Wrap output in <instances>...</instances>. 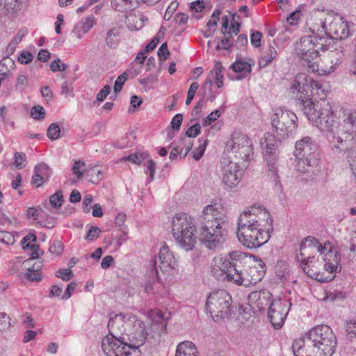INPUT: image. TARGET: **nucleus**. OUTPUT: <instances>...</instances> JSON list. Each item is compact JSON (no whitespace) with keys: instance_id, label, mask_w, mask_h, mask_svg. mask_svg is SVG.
<instances>
[{"instance_id":"obj_38","label":"nucleus","mask_w":356,"mask_h":356,"mask_svg":"<svg viewBox=\"0 0 356 356\" xmlns=\"http://www.w3.org/2000/svg\"><path fill=\"white\" fill-rule=\"evenodd\" d=\"M172 145L180 146L179 150L181 155H182V157L184 158L191 149L193 147V143L190 139L187 138L186 136L181 134L179 140L177 142L173 143Z\"/></svg>"},{"instance_id":"obj_51","label":"nucleus","mask_w":356,"mask_h":356,"mask_svg":"<svg viewBox=\"0 0 356 356\" xmlns=\"http://www.w3.org/2000/svg\"><path fill=\"white\" fill-rule=\"evenodd\" d=\"M72 271L69 268H60L56 273V276L62 279L63 281H69L73 277Z\"/></svg>"},{"instance_id":"obj_55","label":"nucleus","mask_w":356,"mask_h":356,"mask_svg":"<svg viewBox=\"0 0 356 356\" xmlns=\"http://www.w3.org/2000/svg\"><path fill=\"white\" fill-rule=\"evenodd\" d=\"M42 211L40 209L30 207L26 211V216L29 219L38 220L40 216L42 215Z\"/></svg>"},{"instance_id":"obj_13","label":"nucleus","mask_w":356,"mask_h":356,"mask_svg":"<svg viewBox=\"0 0 356 356\" xmlns=\"http://www.w3.org/2000/svg\"><path fill=\"white\" fill-rule=\"evenodd\" d=\"M226 232L219 224H213L212 220L204 222L200 229V240L209 249H216L225 241Z\"/></svg>"},{"instance_id":"obj_26","label":"nucleus","mask_w":356,"mask_h":356,"mask_svg":"<svg viewBox=\"0 0 356 356\" xmlns=\"http://www.w3.org/2000/svg\"><path fill=\"white\" fill-rule=\"evenodd\" d=\"M145 291L156 296V298H163L168 295V288L159 280L155 281L154 279L147 281L144 285Z\"/></svg>"},{"instance_id":"obj_28","label":"nucleus","mask_w":356,"mask_h":356,"mask_svg":"<svg viewBox=\"0 0 356 356\" xmlns=\"http://www.w3.org/2000/svg\"><path fill=\"white\" fill-rule=\"evenodd\" d=\"M147 316L156 325H161V330H165L167 322L170 314L163 312L159 309H152L147 312Z\"/></svg>"},{"instance_id":"obj_2","label":"nucleus","mask_w":356,"mask_h":356,"mask_svg":"<svg viewBox=\"0 0 356 356\" xmlns=\"http://www.w3.org/2000/svg\"><path fill=\"white\" fill-rule=\"evenodd\" d=\"M337 338L330 326L318 325L294 340L295 356H332L336 350Z\"/></svg>"},{"instance_id":"obj_7","label":"nucleus","mask_w":356,"mask_h":356,"mask_svg":"<svg viewBox=\"0 0 356 356\" xmlns=\"http://www.w3.org/2000/svg\"><path fill=\"white\" fill-rule=\"evenodd\" d=\"M322 37L316 35H305L300 38L296 44V54L302 60V65L307 66L313 72L320 74V69L317 63L318 49L321 46Z\"/></svg>"},{"instance_id":"obj_9","label":"nucleus","mask_w":356,"mask_h":356,"mask_svg":"<svg viewBox=\"0 0 356 356\" xmlns=\"http://www.w3.org/2000/svg\"><path fill=\"white\" fill-rule=\"evenodd\" d=\"M297 120L293 112L281 108H275L270 118L273 131L280 139L287 138L296 133Z\"/></svg>"},{"instance_id":"obj_6","label":"nucleus","mask_w":356,"mask_h":356,"mask_svg":"<svg viewBox=\"0 0 356 356\" xmlns=\"http://www.w3.org/2000/svg\"><path fill=\"white\" fill-rule=\"evenodd\" d=\"M314 257H308L302 259L301 266L302 270L307 275L312 279H314L321 282H327L334 278L332 274L335 272L340 271L341 269V257L339 252L333 248H331L329 251L325 254V269L330 274L325 276L323 273L317 272L313 269L314 266L312 264V259Z\"/></svg>"},{"instance_id":"obj_63","label":"nucleus","mask_w":356,"mask_h":356,"mask_svg":"<svg viewBox=\"0 0 356 356\" xmlns=\"http://www.w3.org/2000/svg\"><path fill=\"white\" fill-rule=\"evenodd\" d=\"M63 250V244L60 241H54L49 246V251L56 255H60Z\"/></svg>"},{"instance_id":"obj_43","label":"nucleus","mask_w":356,"mask_h":356,"mask_svg":"<svg viewBox=\"0 0 356 356\" xmlns=\"http://www.w3.org/2000/svg\"><path fill=\"white\" fill-rule=\"evenodd\" d=\"M60 129L56 123H51L47 131L48 138L51 140H55L60 137Z\"/></svg>"},{"instance_id":"obj_45","label":"nucleus","mask_w":356,"mask_h":356,"mask_svg":"<svg viewBox=\"0 0 356 356\" xmlns=\"http://www.w3.org/2000/svg\"><path fill=\"white\" fill-rule=\"evenodd\" d=\"M128 79V74L125 72L120 74L116 79L114 83V92L115 93H118L122 89V87L125 83V81Z\"/></svg>"},{"instance_id":"obj_42","label":"nucleus","mask_w":356,"mask_h":356,"mask_svg":"<svg viewBox=\"0 0 356 356\" xmlns=\"http://www.w3.org/2000/svg\"><path fill=\"white\" fill-rule=\"evenodd\" d=\"M199 142H202V143L200 144L198 147L193 152V157L195 161H198L202 157L208 144V139L200 138Z\"/></svg>"},{"instance_id":"obj_23","label":"nucleus","mask_w":356,"mask_h":356,"mask_svg":"<svg viewBox=\"0 0 356 356\" xmlns=\"http://www.w3.org/2000/svg\"><path fill=\"white\" fill-rule=\"evenodd\" d=\"M264 158L266 161L268 170L271 172V177L274 179L275 190L277 193H281L283 191V188L277 173V152L272 153L265 152Z\"/></svg>"},{"instance_id":"obj_53","label":"nucleus","mask_w":356,"mask_h":356,"mask_svg":"<svg viewBox=\"0 0 356 356\" xmlns=\"http://www.w3.org/2000/svg\"><path fill=\"white\" fill-rule=\"evenodd\" d=\"M0 241L7 245H12L15 242V238L9 232L0 231Z\"/></svg>"},{"instance_id":"obj_29","label":"nucleus","mask_w":356,"mask_h":356,"mask_svg":"<svg viewBox=\"0 0 356 356\" xmlns=\"http://www.w3.org/2000/svg\"><path fill=\"white\" fill-rule=\"evenodd\" d=\"M122 31L121 26H115L107 31L105 42L108 47L115 49L118 46L121 40Z\"/></svg>"},{"instance_id":"obj_37","label":"nucleus","mask_w":356,"mask_h":356,"mask_svg":"<svg viewBox=\"0 0 356 356\" xmlns=\"http://www.w3.org/2000/svg\"><path fill=\"white\" fill-rule=\"evenodd\" d=\"M307 247L316 248L318 252H319L321 254H323L326 248L325 246H323L321 243H319L317 239L310 236L305 238V240L300 245V251H302Z\"/></svg>"},{"instance_id":"obj_50","label":"nucleus","mask_w":356,"mask_h":356,"mask_svg":"<svg viewBox=\"0 0 356 356\" xmlns=\"http://www.w3.org/2000/svg\"><path fill=\"white\" fill-rule=\"evenodd\" d=\"M31 115L35 120H42L44 118L45 111L40 106H33L31 110Z\"/></svg>"},{"instance_id":"obj_31","label":"nucleus","mask_w":356,"mask_h":356,"mask_svg":"<svg viewBox=\"0 0 356 356\" xmlns=\"http://www.w3.org/2000/svg\"><path fill=\"white\" fill-rule=\"evenodd\" d=\"M198 350L191 341L181 342L177 346L175 356H198Z\"/></svg>"},{"instance_id":"obj_17","label":"nucleus","mask_w":356,"mask_h":356,"mask_svg":"<svg viewBox=\"0 0 356 356\" xmlns=\"http://www.w3.org/2000/svg\"><path fill=\"white\" fill-rule=\"evenodd\" d=\"M227 209L220 202H215L207 206L203 210L204 220L205 222L212 220L213 224L221 226L226 220Z\"/></svg>"},{"instance_id":"obj_35","label":"nucleus","mask_w":356,"mask_h":356,"mask_svg":"<svg viewBox=\"0 0 356 356\" xmlns=\"http://www.w3.org/2000/svg\"><path fill=\"white\" fill-rule=\"evenodd\" d=\"M277 56V51L276 49L269 45L259 60V66L260 68H264L268 66L272 61Z\"/></svg>"},{"instance_id":"obj_22","label":"nucleus","mask_w":356,"mask_h":356,"mask_svg":"<svg viewBox=\"0 0 356 356\" xmlns=\"http://www.w3.org/2000/svg\"><path fill=\"white\" fill-rule=\"evenodd\" d=\"M159 268L162 272H167L175 268L176 259L169 247L164 242L159 254Z\"/></svg>"},{"instance_id":"obj_34","label":"nucleus","mask_w":356,"mask_h":356,"mask_svg":"<svg viewBox=\"0 0 356 356\" xmlns=\"http://www.w3.org/2000/svg\"><path fill=\"white\" fill-rule=\"evenodd\" d=\"M277 140L273 134L266 133L264 138L261 139V145L265 150V152L272 153L277 152Z\"/></svg>"},{"instance_id":"obj_64","label":"nucleus","mask_w":356,"mask_h":356,"mask_svg":"<svg viewBox=\"0 0 356 356\" xmlns=\"http://www.w3.org/2000/svg\"><path fill=\"white\" fill-rule=\"evenodd\" d=\"M183 121V116L181 114H176L171 121V127L173 130L178 131L180 129L181 124Z\"/></svg>"},{"instance_id":"obj_4","label":"nucleus","mask_w":356,"mask_h":356,"mask_svg":"<svg viewBox=\"0 0 356 356\" xmlns=\"http://www.w3.org/2000/svg\"><path fill=\"white\" fill-rule=\"evenodd\" d=\"M294 156L296 165L302 173L317 175L320 172L318 147L309 136H305L296 143Z\"/></svg>"},{"instance_id":"obj_11","label":"nucleus","mask_w":356,"mask_h":356,"mask_svg":"<svg viewBox=\"0 0 356 356\" xmlns=\"http://www.w3.org/2000/svg\"><path fill=\"white\" fill-rule=\"evenodd\" d=\"M321 88L318 81L309 79L305 74H298L296 76L295 80L291 86V90L293 93L298 92L297 99L302 106V110L305 114V108L307 105L308 107L315 104H321V102H314L312 96L314 95V91H318Z\"/></svg>"},{"instance_id":"obj_10","label":"nucleus","mask_w":356,"mask_h":356,"mask_svg":"<svg viewBox=\"0 0 356 356\" xmlns=\"http://www.w3.org/2000/svg\"><path fill=\"white\" fill-rule=\"evenodd\" d=\"M231 304V295L225 290H218L209 293L206 309L213 320L218 322L230 316Z\"/></svg>"},{"instance_id":"obj_62","label":"nucleus","mask_w":356,"mask_h":356,"mask_svg":"<svg viewBox=\"0 0 356 356\" xmlns=\"http://www.w3.org/2000/svg\"><path fill=\"white\" fill-rule=\"evenodd\" d=\"M157 54L161 60H165L167 59L170 55V51H168L166 42H164L161 44L158 50Z\"/></svg>"},{"instance_id":"obj_60","label":"nucleus","mask_w":356,"mask_h":356,"mask_svg":"<svg viewBox=\"0 0 356 356\" xmlns=\"http://www.w3.org/2000/svg\"><path fill=\"white\" fill-rule=\"evenodd\" d=\"M101 230L97 227H91L88 230L85 239L87 241H94L95 238H98Z\"/></svg>"},{"instance_id":"obj_57","label":"nucleus","mask_w":356,"mask_h":356,"mask_svg":"<svg viewBox=\"0 0 356 356\" xmlns=\"http://www.w3.org/2000/svg\"><path fill=\"white\" fill-rule=\"evenodd\" d=\"M200 124L199 123H196L186 130L184 136H186L187 138L191 137H195L200 134Z\"/></svg>"},{"instance_id":"obj_32","label":"nucleus","mask_w":356,"mask_h":356,"mask_svg":"<svg viewBox=\"0 0 356 356\" xmlns=\"http://www.w3.org/2000/svg\"><path fill=\"white\" fill-rule=\"evenodd\" d=\"M245 143V136L240 132L235 131L232 134L231 139L227 143L226 148L228 151L238 152Z\"/></svg>"},{"instance_id":"obj_39","label":"nucleus","mask_w":356,"mask_h":356,"mask_svg":"<svg viewBox=\"0 0 356 356\" xmlns=\"http://www.w3.org/2000/svg\"><path fill=\"white\" fill-rule=\"evenodd\" d=\"M20 0H0V6L5 9L8 13H15L21 9Z\"/></svg>"},{"instance_id":"obj_49","label":"nucleus","mask_w":356,"mask_h":356,"mask_svg":"<svg viewBox=\"0 0 356 356\" xmlns=\"http://www.w3.org/2000/svg\"><path fill=\"white\" fill-rule=\"evenodd\" d=\"M275 273L280 280L286 279V273H287L286 264L284 262L277 263L275 266Z\"/></svg>"},{"instance_id":"obj_48","label":"nucleus","mask_w":356,"mask_h":356,"mask_svg":"<svg viewBox=\"0 0 356 356\" xmlns=\"http://www.w3.org/2000/svg\"><path fill=\"white\" fill-rule=\"evenodd\" d=\"M220 14L221 12L218 10H216L213 11L211 17V19L208 21L207 24V26L209 28V29L215 31Z\"/></svg>"},{"instance_id":"obj_33","label":"nucleus","mask_w":356,"mask_h":356,"mask_svg":"<svg viewBox=\"0 0 356 356\" xmlns=\"http://www.w3.org/2000/svg\"><path fill=\"white\" fill-rule=\"evenodd\" d=\"M138 0H111L112 8L119 12H127L135 8Z\"/></svg>"},{"instance_id":"obj_52","label":"nucleus","mask_w":356,"mask_h":356,"mask_svg":"<svg viewBox=\"0 0 356 356\" xmlns=\"http://www.w3.org/2000/svg\"><path fill=\"white\" fill-rule=\"evenodd\" d=\"M261 38L262 33L260 31H251L250 42L254 47L257 48L260 47Z\"/></svg>"},{"instance_id":"obj_1","label":"nucleus","mask_w":356,"mask_h":356,"mask_svg":"<svg viewBox=\"0 0 356 356\" xmlns=\"http://www.w3.org/2000/svg\"><path fill=\"white\" fill-rule=\"evenodd\" d=\"M308 120L321 131L326 132L333 150L343 156H356V111L348 113L339 124L329 102L322 100L312 107L304 108Z\"/></svg>"},{"instance_id":"obj_58","label":"nucleus","mask_w":356,"mask_h":356,"mask_svg":"<svg viewBox=\"0 0 356 356\" xmlns=\"http://www.w3.org/2000/svg\"><path fill=\"white\" fill-rule=\"evenodd\" d=\"M145 166L147 168L145 172L147 174L149 173V181H152L154 177V174H155V170H156V163L153 160L149 159L147 161Z\"/></svg>"},{"instance_id":"obj_59","label":"nucleus","mask_w":356,"mask_h":356,"mask_svg":"<svg viewBox=\"0 0 356 356\" xmlns=\"http://www.w3.org/2000/svg\"><path fill=\"white\" fill-rule=\"evenodd\" d=\"M147 154H133L125 158V160L129 161L136 164L141 163L146 158Z\"/></svg>"},{"instance_id":"obj_56","label":"nucleus","mask_w":356,"mask_h":356,"mask_svg":"<svg viewBox=\"0 0 356 356\" xmlns=\"http://www.w3.org/2000/svg\"><path fill=\"white\" fill-rule=\"evenodd\" d=\"M51 70L54 72L65 71L67 68V65L65 63H61L59 58L53 60L50 64Z\"/></svg>"},{"instance_id":"obj_16","label":"nucleus","mask_w":356,"mask_h":356,"mask_svg":"<svg viewBox=\"0 0 356 356\" xmlns=\"http://www.w3.org/2000/svg\"><path fill=\"white\" fill-rule=\"evenodd\" d=\"M322 28L325 29L326 34L330 37L329 41H340L345 40L350 35L348 22L343 17L334 19L327 28L325 23H322Z\"/></svg>"},{"instance_id":"obj_30","label":"nucleus","mask_w":356,"mask_h":356,"mask_svg":"<svg viewBox=\"0 0 356 356\" xmlns=\"http://www.w3.org/2000/svg\"><path fill=\"white\" fill-rule=\"evenodd\" d=\"M95 24V21L93 16L83 18L81 22L74 27L73 33L78 38L81 39L85 33L92 28Z\"/></svg>"},{"instance_id":"obj_5","label":"nucleus","mask_w":356,"mask_h":356,"mask_svg":"<svg viewBox=\"0 0 356 356\" xmlns=\"http://www.w3.org/2000/svg\"><path fill=\"white\" fill-rule=\"evenodd\" d=\"M172 234L176 243L186 251L192 250L196 244V225L193 217L186 213L176 214L172 219Z\"/></svg>"},{"instance_id":"obj_41","label":"nucleus","mask_w":356,"mask_h":356,"mask_svg":"<svg viewBox=\"0 0 356 356\" xmlns=\"http://www.w3.org/2000/svg\"><path fill=\"white\" fill-rule=\"evenodd\" d=\"M246 212L248 213L249 216L252 215L257 217L259 220H261V217H270L269 213L261 204H254L253 206L248 207Z\"/></svg>"},{"instance_id":"obj_19","label":"nucleus","mask_w":356,"mask_h":356,"mask_svg":"<svg viewBox=\"0 0 356 356\" xmlns=\"http://www.w3.org/2000/svg\"><path fill=\"white\" fill-rule=\"evenodd\" d=\"M134 327H137V330L130 334L128 345L131 346V350L134 356H140L138 349L144 344L147 337V332L145 331V324L141 321H135Z\"/></svg>"},{"instance_id":"obj_25","label":"nucleus","mask_w":356,"mask_h":356,"mask_svg":"<svg viewBox=\"0 0 356 356\" xmlns=\"http://www.w3.org/2000/svg\"><path fill=\"white\" fill-rule=\"evenodd\" d=\"M126 315L122 314H116L111 318L108 323L109 334L106 337H119L124 329Z\"/></svg>"},{"instance_id":"obj_44","label":"nucleus","mask_w":356,"mask_h":356,"mask_svg":"<svg viewBox=\"0 0 356 356\" xmlns=\"http://www.w3.org/2000/svg\"><path fill=\"white\" fill-rule=\"evenodd\" d=\"M26 160V156L23 152H15L14 154V161H13V165L20 170L22 169L25 164Z\"/></svg>"},{"instance_id":"obj_47","label":"nucleus","mask_w":356,"mask_h":356,"mask_svg":"<svg viewBox=\"0 0 356 356\" xmlns=\"http://www.w3.org/2000/svg\"><path fill=\"white\" fill-rule=\"evenodd\" d=\"M243 214H245L244 212H243L238 218L236 235H237V237H238L239 241L243 245H245V234L243 231V229L245 227V224L243 223V218H242Z\"/></svg>"},{"instance_id":"obj_20","label":"nucleus","mask_w":356,"mask_h":356,"mask_svg":"<svg viewBox=\"0 0 356 356\" xmlns=\"http://www.w3.org/2000/svg\"><path fill=\"white\" fill-rule=\"evenodd\" d=\"M222 181L229 187L236 186L242 179L243 170L236 163L229 162L222 169Z\"/></svg>"},{"instance_id":"obj_12","label":"nucleus","mask_w":356,"mask_h":356,"mask_svg":"<svg viewBox=\"0 0 356 356\" xmlns=\"http://www.w3.org/2000/svg\"><path fill=\"white\" fill-rule=\"evenodd\" d=\"M239 17L233 15L230 19L227 16L222 17V33L223 38L215 39L216 50H228L234 44V36L237 35L240 31L241 24L238 22ZM213 42H208V47H211Z\"/></svg>"},{"instance_id":"obj_61","label":"nucleus","mask_w":356,"mask_h":356,"mask_svg":"<svg viewBox=\"0 0 356 356\" xmlns=\"http://www.w3.org/2000/svg\"><path fill=\"white\" fill-rule=\"evenodd\" d=\"M29 84V77L26 73L19 74L17 77L15 87L21 86L25 88L28 86Z\"/></svg>"},{"instance_id":"obj_27","label":"nucleus","mask_w":356,"mask_h":356,"mask_svg":"<svg viewBox=\"0 0 356 356\" xmlns=\"http://www.w3.org/2000/svg\"><path fill=\"white\" fill-rule=\"evenodd\" d=\"M51 174V170L49 166L41 163L37 165L34 169V175L31 179V184L36 187H39L44 183L45 179H47Z\"/></svg>"},{"instance_id":"obj_3","label":"nucleus","mask_w":356,"mask_h":356,"mask_svg":"<svg viewBox=\"0 0 356 356\" xmlns=\"http://www.w3.org/2000/svg\"><path fill=\"white\" fill-rule=\"evenodd\" d=\"M244 254L241 251H232L225 254L216 257L213 260L214 264L212 268L213 276L219 281L231 282L238 286H241L243 282V272L239 270L242 264Z\"/></svg>"},{"instance_id":"obj_8","label":"nucleus","mask_w":356,"mask_h":356,"mask_svg":"<svg viewBox=\"0 0 356 356\" xmlns=\"http://www.w3.org/2000/svg\"><path fill=\"white\" fill-rule=\"evenodd\" d=\"M270 220L269 227L266 230L261 227V224L257 217L249 216L246 212V248H257L268 241L270 237V233L273 232V219L267 217Z\"/></svg>"},{"instance_id":"obj_46","label":"nucleus","mask_w":356,"mask_h":356,"mask_svg":"<svg viewBox=\"0 0 356 356\" xmlns=\"http://www.w3.org/2000/svg\"><path fill=\"white\" fill-rule=\"evenodd\" d=\"M11 325L10 316L4 312H0V331H6Z\"/></svg>"},{"instance_id":"obj_21","label":"nucleus","mask_w":356,"mask_h":356,"mask_svg":"<svg viewBox=\"0 0 356 356\" xmlns=\"http://www.w3.org/2000/svg\"><path fill=\"white\" fill-rule=\"evenodd\" d=\"M285 316L286 314L282 312L281 301H272L268 307V318L275 329H279L282 326Z\"/></svg>"},{"instance_id":"obj_24","label":"nucleus","mask_w":356,"mask_h":356,"mask_svg":"<svg viewBox=\"0 0 356 356\" xmlns=\"http://www.w3.org/2000/svg\"><path fill=\"white\" fill-rule=\"evenodd\" d=\"M222 65L221 63L216 62L213 69L209 72L204 84V88L211 90L213 84L216 83L218 88L223 86Z\"/></svg>"},{"instance_id":"obj_54","label":"nucleus","mask_w":356,"mask_h":356,"mask_svg":"<svg viewBox=\"0 0 356 356\" xmlns=\"http://www.w3.org/2000/svg\"><path fill=\"white\" fill-rule=\"evenodd\" d=\"M63 202V197L61 192H56L50 197V203L54 207H60Z\"/></svg>"},{"instance_id":"obj_18","label":"nucleus","mask_w":356,"mask_h":356,"mask_svg":"<svg viewBox=\"0 0 356 356\" xmlns=\"http://www.w3.org/2000/svg\"><path fill=\"white\" fill-rule=\"evenodd\" d=\"M246 257L252 259L255 263L254 265L250 266L247 271L248 275L250 277V279H248L249 284H246L247 286L254 285L262 280L266 273V265L259 257L254 254L246 252Z\"/></svg>"},{"instance_id":"obj_15","label":"nucleus","mask_w":356,"mask_h":356,"mask_svg":"<svg viewBox=\"0 0 356 356\" xmlns=\"http://www.w3.org/2000/svg\"><path fill=\"white\" fill-rule=\"evenodd\" d=\"M319 48L322 51H328L327 60L330 62V66L329 69L322 71L325 74H329L334 70L335 67L341 62L344 56L343 43L340 41H329L325 44L322 43Z\"/></svg>"},{"instance_id":"obj_36","label":"nucleus","mask_w":356,"mask_h":356,"mask_svg":"<svg viewBox=\"0 0 356 356\" xmlns=\"http://www.w3.org/2000/svg\"><path fill=\"white\" fill-rule=\"evenodd\" d=\"M40 264H34L30 268H26V272L24 273V277L30 282H40L42 280Z\"/></svg>"},{"instance_id":"obj_40","label":"nucleus","mask_w":356,"mask_h":356,"mask_svg":"<svg viewBox=\"0 0 356 356\" xmlns=\"http://www.w3.org/2000/svg\"><path fill=\"white\" fill-rule=\"evenodd\" d=\"M248 304L252 309H257L259 310L263 308V302L261 299V293L254 291H251L248 297Z\"/></svg>"},{"instance_id":"obj_14","label":"nucleus","mask_w":356,"mask_h":356,"mask_svg":"<svg viewBox=\"0 0 356 356\" xmlns=\"http://www.w3.org/2000/svg\"><path fill=\"white\" fill-rule=\"evenodd\" d=\"M102 347L106 356H134L131 346L122 337H105L102 339Z\"/></svg>"}]
</instances>
